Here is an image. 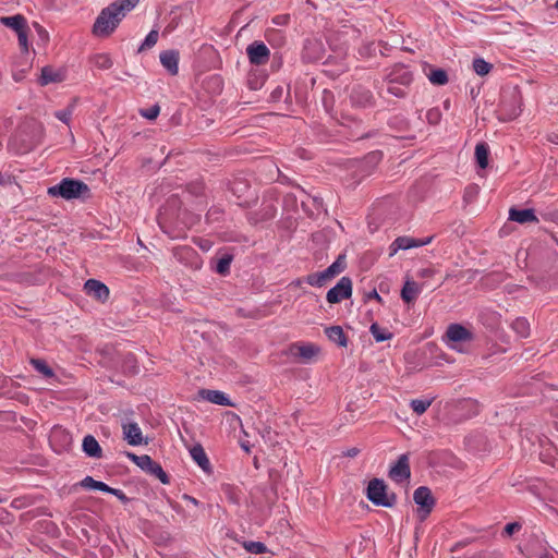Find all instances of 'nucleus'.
Instances as JSON below:
<instances>
[{
  "label": "nucleus",
  "instance_id": "f257e3e1",
  "mask_svg": "<svg viewBox=\"0 0 558 558\" xmlns=\"http://www.w3.org/2000/svg\"><path fill=\"white\" fill-rule=\"evenodd\" d=\"M123 17L122 12L116 8V4L110 3L97 16L93 33L98 37H107L118 27Z\"/></svg>",
  "mask_w": 558,
  "mask_h": 558
},
{
  "label": "nucleus",
  "instance_id": "f03ea898",
  "mask_svg": "<svg viewBox=\"0 0 558 558\" xmlns=\"http://www.w3.org/2000/svg\"><path fill=\"white\" fill-rule=\"evenodd\" d=\"M448 347L460 353L468 352L465 344L474 340L473 332L461 324H450L445 333Z\"/></svg>",
  "mask_w": 558,
  "mask_h": 558
},
{
  "label": "nucleus",
  "instance_id": "7ed1b4c3",
  "mask_svg": "<svg viewBox=\"0 0 558 558\" xmlns=\"http://www.w3.org/2000/svg\"><path fill=\"white\" fill-rule=\"evenodd\" d=\"M89 191L87 184L80 180L65 178L59 184L50 186L48 194L50 196H60L64 199H73L82 196Z\"/></svg>",
  "mask_w": 558,
  "mask_h": 558
},
{
  "label": "nucleus",
  "instance_id": "20e7f679",
  "mask_svg": "<svg viewBox=\"0 0 558 558\" xmlns=\"http://www.w3.org/2000/svg\"><path fill=\"white\" fill-rule=\"evenodd\" d=\"M367 498L376 506L392 507L396 504V496H388L387 486L383 480L373 478L369 481L366 492Z\"/></svg>",
  "mask_w": 558,
  "mask_h": 558
},
{
  "label": "nucleus",
  "instance_id": "39448f33",
  "mask_svg": "<svg viewBox=\"0 0 558 558\" xmlns=\"http://www.w3.org/2000/svg\"><path fill=\"white\" fill-rule=\"evenodd\" d=\"M126 457L142 470L157 476L161 481V483H169V477L167 473L162 470L161 465L155 462L148 454L137 456L133 452H128Z\"/></svg>",
  "mask_w": 558,
  "mask_h": 558
},
{
  "label": "nucleus",
  "instance_id": "423d86ee",
  "mask_svg": "<svg viewBox=\"0 0 558 558\" xmlns=\"http://www.w3.org/2000/svg\"><path fill=\"white\" fill-rule=\"evenodd\" d=\"M413 499L415 504L420 506V518L424 520L430 513L435 505V499L432 495L430 489L426 486H420L414 490Z\"/></svg>",
  "mask_w": 558,
  "mask_h": 558
},
{
  "label": "nucleus",
  "instance_id": "0eeeda50",
  "mask_svg": "<svg viewBox=\"0 0 558 558\" xmlns=\"http://www.w3.org/2000/svg\"><path fill=\"white\" fill-rule=\"evenodd\" d=\"M352 295V280L344 276L338 283L331 288L326 295V300L330 304H336L342 300H347Z\"/></svg>",
  "mask_w": 558,
  "mask_h": 558
},
{
  "label": "nucleus",
  "instance_id": "6e6552de",
  "mask_svg": "<svg viewBox=\"0 0 558 558\" xmlns=\"http://www.w3.org/2000/svg\"><path fill=\"white\" fill-rule=\"evenodd\" d=\"M250 62L254 65H264L268 62L270 50L263 41H253L246 48Z\"/></svg>",
  "mask_w": 558,
  "mask_h": 558
},
{
  "label": "nucleus",
  "instance_id": "1a4fd4ad",
  "mask_svg": "<svg viewBox=\"0 0 558 558\" xmlns=\"http://www.w3.org/2000/svg\"><path fill=\"white\" fill-rule=\"evenodd\" d=\"M433 241V236H427L424 239H414L411 236H398L389 246L390 256L397 254L400 250H409L413 247H421L429 244Z\"/></svg>",
  "mask_w": 558,
  "mask_h": 558
},
{
  "label": "nucleus",
  "instance_id": "9d476101",
  "mask_svg": "<svg viewBox=\"0 0 558 558\" xmlns=\"http://www.w3.org/2000/svg\"><path fill=\"white\" fill-rule=\"evenodd\" d=\"M85 293L100 302H106L109 298V288L99 280L88 279L84 284Z\"/></svg>",
  "mask_w": 558,
  "mask_h": 558
},
{
  "label": "nucleus",
  "instance_id": "9b49d317",
  "mask_svg": "<svg viewBox=\"0 0 558 558\" xmlns=\"http://www.w3.org/2000/svg\"><path fill=\"white\" fill-rule=\"evenodd\" d=\"M411 470L408 454H401L393 466L389 471V477L395 482H402L410 478Z\"/></svg>",
  "mask_w": 558,
  "mask_h": 558
},
{
  "label": "nucleus",
  "instance_id": "f8f14e48",
  "mask_svg": "<svg viewBox=\"0 0 558 558\" xmlns=\"http://www.w3.org/2000/svg\"><path fill=\"white\" fill-rule=\"evenodd\" d=\"M289 351L294 357L308 362L319 352V349L313 343H293Z\"/></svg>",
  "mask_w": 558,
  "mask_h": 558
},
{
  "label": "nucleus",
  "instance_id": "ddd939ff",
  "mask_svg": "<svg viewBox=\"0 0 558 558\" xmlns=\"http://www.w3.org/2000/svg\"><path fill=\"white\" fill-rule=\"evenodd\" d=\"M123 439L131 446H138L143 442L142 429L135 422L122 424Z\"/></svg>",
  "mask_w": 558,
  "mask_h": 558
},
{
  "label": "nucleus",
  "instance_id": "4468645a",
  "mask_svg": "<svg viewBox=\"0 0 558 558\" xmlns=\"http://www.w3.org/2000/svg\"><path fill=\"white\" fill-rule=\"evenodd\" d=\"M526 558H554V556L549 553L547 545L535 537L526 546Z\"/></svg>",
  "mask_w": 558,
  "mask_h": 558
},
{
  "label": "nucleus",
  "instance_id": "2eb2a0df",
  "mask_svg": "<svg viewBox=\"0 0 558 558\" xmlns=\"http://www.w3.org/2000/svg\"><path fill=\"white\" fill-rule=\"evenodd\" d=\"M81 485L84 488L96 489V490H100V492L112 494V495H114V496H117V497H119L121 499L125 497L124 494L120 489H116V488L109 487L104 482L96 481V480H94L90 476H86L81 482Z\"/></svg>",
  "mask_w": 558,
  "mask_h": 558
},
{
  "label": "nucleus",
  "instance_id": "dca6fc26",
  "mask_svg": "<svg viewBox=\"0 0 558 558\" xmlns=\"http://www.w3.org/2000/svg\"><path fill=\"white\" fill-rule=\"evenodd\" d=\"M160 62L165 69L171 74L177 75L179 72V52L177 50H166L160 53Z\"/></svg>",
  "mask_w": 558,
  "mask_h": 558
},
{
  "label": "nucleus",
  "instance_id": "f3484780",
  "mask_svg": "<svg viewBox=\"0 0 558 558\" xmlns=\"http://www.w3.org/2000/svg\"><path fill=\"white\" fill-rule=\"evenodd\" d=\"M193 461L204 471L210 472L211 465L204 448L197 444L190 449Z\"/></svg>",
  "mask_w": 558,
  "mask_h": 558
},
{
  "label": "nucleus",
  "instance_id": "a211bd4d",
  "mask_svg": "<svg viewBox=\"0 0 558 558\" xmlns=\"http://www.w3.org/2000/svg\"><path fill=\"white\" fill-rule=\"evenodd\" d=\"M422 292V287L413 280H407L402 290H401V299L410 304L413 303L420 293Z\"/></svg>",
  "mask_w": 558,
  "mask_h": 558
},
{
  "label": "nucleus",
  "instance_id": "6ab92c4d",
  "mask_svg": "<svg viewBox=\"0 0 558 558\" xmlns=\"http://www.w3.org/2000/svg\"><path fill=\"white\" fill-rule=\"evenodd\" d=\"M509 218L512 221L519 222V223H526V222H538L537 217L535 216V213L533 209H515L511 208L509 211Z\"/></svg>",
  "mask_w": 558,
  "mask_h": 558
},
{
  "label": "nucleus",
  "instance_id": "aec40b11",
  "mask_svg": "<svg viewBox=\"0 0 558 558\" xmlns=\"http://www.w3.org/2000/svg\"><path fill=\"white\" fill-rule=\"evenodd\" d=\"M199 395L203 399L207 400L210 403L219 404V405H231L229 398L226 393L219 390H210V389H202Z\"/></svg>",
  "mask_w": 558,
  "mask_h": 558
},
{
  "label": "nucleus",
  "instance_id": "412c9836",
  "mask_svg": "<svg viewBox=\"0 0 558 558\" xmlns=\"http://www.w3.org/2000/svg\"><path fill=\"white\" fill-rule=\"evenodd\" d=\"M0 23L7 27L12 28L16 34L27 26V21L22 14L1 16Z\"/></svg>",
  "mask_w": 558,
  "mask_h": 558
},
{
  "label": "nucleus",
  "instance_id": "4be33fe9",
  "mask_svg": "<svg viewBox=\"0 0 558 558\" xmlns=\"http://www.w3.org/2000/svg\"><path fill=\"white\" fill-rule=\"evenodd\" d=\"M83 451L92 458H100L101 457V448L97 441V439L92 436L87 435L83 439Z\"/></svg>",
  "mask_w": 558,
  "mask_h": 558
},
{
  "label": "nucleus",
  "instance_id": "5701e85b",
  "mask_svg": "<svg viewBox=\"0 0 558 558\" xmlns=\"http://www.w3.org/2000/svg\"><path fill=\"white\" fill-rule=\"evenodd\" d=\"M328 339L340 347L345 348L348 345V339L344 335L343 329L340 326H331L325 330Z\"/></svg>",
  "mask_w": 558,
  "mask_h": 558
},
{
  "label": "nucleus",
  "instance_id": "b1692460",
  "mask_svg": "<svg viewBox=\"0 0 558 558\" xmlns=\"http://www.w3.org/2000/svg\"><path fill=\"white\" fill-rule=\"evenodd\" d=\"M489 148L486 143H478L475 146V159L477 165L485 169L488 166Z\"/></svg>",
  "mask_w": 558,
  "mask_h": 558
},
{
  "label": "nucleus",
  "instance_id": "393cba45",
  "mask_svg": "<svg viewBox=\"0 0 558 558\" xmlns=\"http://www.w3.org/2000/svg\"><path fill=\"white\" fill-rule=\"evenodd\" d=\"M345 256L339 255L338 258L328 268L325 269V271L330 279H333L336 276L341 274L345 269Z\"/></svg>",
  "mask_w": 558,
  "mask_h": 558
},
{
  "label": "nucleus",
  "instance_id": "a878e982",
  "mask_svg": "<svg viewBox=\"0 0 558 558\" xmlns=\"http://www.w3.org/2000/svg\"><path fill=\"white\" fill-rule=\"evenodd\" d=\"M369 332L377 342L390 340L393 335L386 328H381L377 323H373L369 327Z\"/></svg>",
  "mask_w": 558,
  "mask_h": 558
},
{
  "label": "nucleus",
  "instance_id": "bb28decb",
  "mask_svg": "<svg viewBox=\"0 0 558 558\" xmlns=\"http://www.w3.org/2000/svg\"><path fill=\"white\" fill-rule=\"evenodd\" d=\"M61 81V75L56 72L53 69L51 68H43L41 70V75H40V84L41 85H48L50 83H54V82H60Z\"/></svg>",
  "mask_w": 558,
  "mask_h": 558
},
{
  "label": "nucleus",
  "instance_id": "cd10ccee",
  "mask_svg": "<svg viewBox=\"0 0 558 558\" xmlns=\"http://www.w3.org/2000/svg\"><path fill=\"white\" fill-rule=\"evenodd\" d=\"M330 280L325 270L311 274L306 277V282L312 287H323Z\"/></svg>",
  "mask_w": 558,
  "mask_h": 558
},
{
  "label": "nucleus",
  "instance_id": "c85d7f7f",
  "mask_svg": "<svg viewBox=\"0 0 558 558\" xmlns=\"http://www.w3.org/2000/svg\"><path fill=\"white\" fill-rule=\"evenodd\" d=\"M330 280L325 270L311 274L306 277V282L312 287H323Z\"/></svg>",
  "mask_w": 558,
  "mask_h": 558
},
{
  "label": "nucleus",
  "instance_id": "c756f323",
  "mask_svg": "<svg viewBox=\"0 0 558 558\" xmlns=\"http://www.w3.org/2000/svg\"><path fill=\"white\" fill-rule=\"evenodd\" d=\"M75 106H76V100L74 99L71 101V104L68 105L66 108L56 111L54 117L58 120L62 121L63 123L70 124Z\"/></svg>",
  "mask_w": 558,
  "mask_h": 558
},
{
  "label": "nucleus",
  "instance_id": "7c9ffc66",
  "mask_svg": "<svg viewBox=\"0 0 558 558\" xmlns=\"http://www.w3.org/2000/svg\"><path fill=\"white\" fill-rule=\"evenodd\" d=\"M512 329L522 338H526L530 335V324L523 317L513 320Z\"/></svg>",
  "mask_w": 558,
  "mask_h": 558
},
{
  "label": "nucleus",
  "instance_id": "2f4dec72",
  "mask_svg": "<svg viewBox=\"0 0 558 558\" xmlns=\"http://www.w3.org/2000/svg\"><path fill=\"white\" fill-rule=\"evenodd\" d=\"M93 63L97 69L108 70L113 62L108 53H97L93 57Z\"/></svg>",
  "mask_w": 558,
  "mask_h": 558
},
{
  "label": "nucleus",
  "instance_id": "473e14b6",
  "mask_svg": "<svg viewBox=\"0 0 558 558\" xmlns=\"http://www.w3.org/2000/svg\"><path fill=\"white\" fill-rule=\"evenodd\" d=\"M31 364L38 373L43 374L47 378H50L54 375L53 371L48 366V364L44 360L32 359Z\"/></svg>",
  "mask_w": 558,
  "mask_h": 558
},
{
  "label": "nucleus",
  "instance_id": "72a5a7b5",
  "mask_svg": "<svg viewBox=\"0 0 558 558\" xmlns=\"http://www.w3.org/2000/svg\"><path fill=\"white\" fill-rule=\"evenodd\" d=\"M433 399H414L411 401V408L414 413L422 415L432 405Z\"/></svg>",
  "mask_w": 558,
  "mask_h": 558
},
{
  "label": "nucleus",
  "instance_id": "f704fd0d",
  "mask_svg": "<svg viewBox=\"0 0 558 558\" xmlns=\"http://www.w3.org/2000/svg\"><path fill=\"white\" fill-rule=\"evenodd\" d=\"M428 80L434 85H445L448 82V75L446 71L441 69L432 70L428 74Z\"/></svg>",
  "mask_w": 558,
  "mask_h": 558
},
{
  "label": "nucleus",
  "instance_id": "c9c22d12",
  "mask_svg": "<svg viewBox=\"0 0 558 558\" xmlns=\"http://www.w3.org/2000/svg\"><path fill=\"white\" fill-rule=\"evenodd\" d=\"M492 68L493 65L482 58H476L473 60V70L481 76L488 74Z\"/></svg>",
  "mask_w": 558,
  "mask_h": 558
},
{
  "label": "nucleus",
  "instance_id": "e433bc0d",
  "mask_svg": "<svg viewBox=\"0 0 558 558\" xmlns=\"http://www.w3.org/2000/svg\"><path fill=\"white\" fill-rule=\"evenodd\" d=\"M138 1L140 0H117L111 4H116V8L122 12L123 16H125L126 12L134 9Z\"/></svg>",
  "mask_w": 558,
  "mask_h": 558
},
{
  "label": "nucleus",
  "instance_id": "4c0bfd02",
  "mask_svg": "<svg viewBox=\"0 0 558 558\" xmlns=\"http://www.w3.org/2000/svg\"><path fill=\"white\" fill-rule=\"evenodd\" d=\"M244 548L252 554H264L267 550V547L262 542H246L244 543Z\"/></svg>",
  "mask_w": 558,
  "mask_h": 558
},
{
  "label": "nucleus",
  "instance_id": "58836bf2",
  "mask_svg": "<svg viewBox=\"0 0 558 558\" xmlns=\"http://www.w3.org/2000/svg\"><path fill=\"white\" fill-rule=\"evenodd\" d=\"M232 257L230 255L222 256L216 266V271L220 275H226L229 271Z\"/></svg>",
  "mask_w": 558,
  "mask_h": 558
},
{
  "label": "nucleus",
  "instance_id": "ea45409f",
  "mask_svg": "<svg viewBox=\"0 0 558 558\" xmlns=\"http://www.w3.org/2000/svg\"><path fill=\"white\" fill-rule=\"evenodd\" d=\"M157 40H158V32L155 31V29L150 31L147 34V36H146L145 40L143 41L142 46L140 47V51L154 47L156 45Z\"/></svg>",
  "mask_w": 558,
  "mask_h": 558
},
{
  "label": "nucleus",
  "instance_id": "a19ab883",
  "mask_svg": "<svg viewBox=\"0 0 558 558\" xmlns=\"http://www.w3.org/2000/svg\"><path fill=\"white\" fill-rule=\"evenodd\" d=\"M28 32H29V28H28V25L26 26V28H23L22 31H20L16 35H17V39H19V45L21 46V48L24 50V51H27L28 49Z\"/></svg>",
  "mask_w": 558,
  "mask_h": 558
},
{
  "label": "nucleus",
  "instance_id": "79ce46f5",
  "mask_svg": "<svg viewBox=\"0 0 558 558\" xmlns=\"http://www.w3.org/2000/svg\"><path fill=\"white\" fill-rule=\"evenodd\" d=\"M441 119V112L437 108H432L426 112V120L429 124H438Z\"/></svg>",
  "mask_w": 558,
  "mask_h": 558
},
{
  "label": "nucleus",
  "instance_id": "37998d69",
  "mask_svg": "<svg viewBox=\"0 0 558 558\" xmlns=\"http://www.w3.org/2000/svg\"><path fill=\"white\" fill-rule=\"evenodd\" d=\"M159 112L160 108L157 105L151 106L146 110H141V114L148 120H155L158 117Z\"/></svg>",
  "mask_w": 558,
  "mask_h": 558
},
{
  "label": "nucleus",
  "instance_id": "c03bdc74",
  "mask_svg": "<svg viewBox=\"0 0 558 558\" xmlns=\"http://www.w3.org/2000/svg\"><path fill=\"white\" fill-rule=\"evenodd\" d=\"M522 525L519 522H511L506 524L502 534L506 536H511L515 532L521 530Z\"/></svg>",
  "mask_w": 558,
  "mask_h": 558
},
{
  "label": "nucleus",
  "instance_id": "a18cd8bd",
  "mask_svg": "<svg viewBox=\"0 0 558 558\" xmlns=\"http://www.w3.org/2000/svg\"><path fill=\"white\" fill-rule=\"evenodd\" d=\"M289 19V15H277L272 19V22L276 25H286L288 24Z\"/></svg>",
  "mask_w": 558,
  "mask_h": 558
},
{
  "label": "nucleus",
  "instance_id": "49530a36",
  "mask_svg": "<svg viewBox=\"0 0 558 558\" xmlns=\"http://www.w3.org/2000/svg\"><path fill=\"white\" fill-rule=\"evenodd\" d=\"M388 92L397 97H403L404 96V92L402 88L400 87H397V86H389L388 87Z\"/></svg>",
  "mask_w": 558,
  "mask_h": 558
},
{
  "label": "nucleus",
  "instance_id": "de8ad7c7",
  "mask_svg": "<svg viewBox=\"0 0 558 558\" xmlns=\"http://www.w3.org/2000/svg\"><path fill=\"white\" fill-rule=\"evenodd\" d=\"M265 214L262 217V220L270 219L275 216V208L272 206H267L265 209Z\"/></svg>",
  "mask_w": 558,
  "mask_h": 558
},
{
  "label": "nucleus",
  "instance_id": "09e8293b",
  "mask_svg": "<svg viewBox=\"0 0 558 558\" xmlns=\"http://www.w3.org/2000/svg\"><path fill=\"white\" fill-rule=\"evenodd\" d=\"M433 274H434V270L430 269V268H423V269L417 271V276L421 277V278L432 277Z\"/></svg>",
  "mask_w": 558,
  "mask_h": 558
},
{
  "label": "nucleus",
  "instance_id": "8fccbe9b",
  "mask_svg": "<svg viewBox=\"0 0 558 558\" xmlns=\"http://www.w3.org/2000/svg\"><path fill=\"white\" fill-rule=\"evenodd\" d=\"M368 299H375L377 300L378 302H381V296L376 292V290H373L371 293H368L367 295Z\"/></svg>",
  "mask_w": 558,
  "mask_h": 558
},
{
  "label": "nucleus",
  "instance_id": "3c124183",
  "mask_svg": "<svg viewBox=\"0 0 558 558\" xmlns=\"http://www.w3.org/2000/svg\"><path fill=\"white\" fill-rule=\"evenodd\" d=\"M178 252L180 253H184L186 255H195V252L194 250L190 248V247H182L180 248Z\"/></svg>",
  "mask_w": 558,
  "mask_h": 558
},
{
  "label": "nucleus",
  "instance_id": "603ef678",
  "mask_svg": "<svg viewBox=\"0 0 558 558\" xmlns=\"http://www.w3.org/2000/svg\"><path fill=\"white\" fill-rule=\"evenodd\" d=\"M410 81H411L410 74H409V73H405V74L403 75V81H402V83L408 84Z\"/></svg>",
  "mask_w": 558,
  "mask_h": 558
},
{
  "label": "nucleus",
  "instance_id": "864d4df0",
  "mask_svg": "<svg viewBox=\"0 0 558 558\" xmlns=\"http://www.w3.org/2000/svg\"><path fill=\"white\" fill-rule=\"evenodd\" d=\"M359 450L356 448H353L351 450H349L348 454L350 457H355L357 454Z\"/></svg>",
  "mask_w": 558,
  "mask_h": 558
},
{
  "label": "nucleus",
  "instance_id": "5fc2aeb1",
  "mask_svg": "<svg viewBox=\"0 0 558 558\" xmlns=\"http://www.w3.org/2000/svg\"><path fill=\"white\" fill-rule=\"evenodd\" d=\"M186 499H189L194 505L198 504V501L194 497L186 496Z\"/></svg>",
  "mask_w": 558,
  "mask_h": 558
},
{
  "label": "nucleus",
  "instance_id": "6e6d98bb",
  "mask_svg": "<svg viewBox=\"0 0 558 558\" xmlns=\"http://www.w3.org/2000/svg\"><path fill=\"white\" fill-rule=\"evenodd\" d=\"M215 83H217V85H220L221 81L219 77H213L211 78Z\"/></svg>",
  "mask_w": 558,
  "mask_h": 558
},
{
  "label": "nucleus",
  "instance_id": "4d7b16f0",
  "mask_svg": "<svg viewBox=\"0 0 558 558\" xmlns=\"http://www.w3.org/2000/svg\"><path fill=\"white\" fill-rule=\"evenodd\" d=\"M199 246L203 248V250H208L209 248V245L208 243L206 242V244H199Z\"/></svg>",
  "mask_w": 558,
  "mask_h": 558
},
{
  "label": "nucleus",
  "instance_id": "13d9d810",
  "mask_svg": "<svg viewBox=\"0 0 558 558\" xmlns=\"http://www.w3.org/2000/svg\"><path fill=\"white\" fill-rule=\"evenodd\" d=\"M3 182V175L2 173L0 172V184Z\"/></svg>",
  "mask_w": 558,
  "mask_h": 558
},
{
  "label": "nucleus",
  "instance_id": "bf43d9fd",
  "mask_svg": "<svg viewBox=\"0 0 558 558\" xmlns=\"http://www.w3.org/2000/svg\"><path fill=\"white\" fill-rule=\"evenodd\" d=\"M555 7H556V8L558 9V0L556 1V4H555Z\"/></svg>",
  "mask_w": 558,
  "mask_h": 558
}]
</instances>
